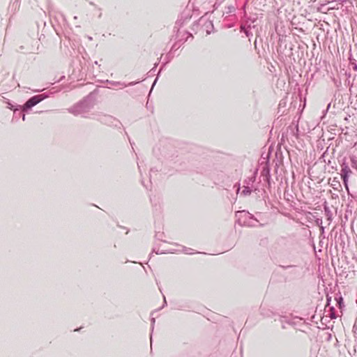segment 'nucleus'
Segmentation results:
<instances>
[{
  "mask_svg": "<svg viewBox=\"0 0 357 357\" xmlns=\"http://www.w3.org/2000/svg\"><path fill=\"white\" fill-rule=\"evenodd\" d=\"M38 102H39V99L38 98V97L34 96V97H32L31 98H30L25 103V107L26 108H31V107H33L34 105H36Z\"/></svg>",
  "mask_w": 357,
  "mask_h": 357,
  "instance_id": "nucleus-1",
  "label": "nucleus"
}]
</instances>
